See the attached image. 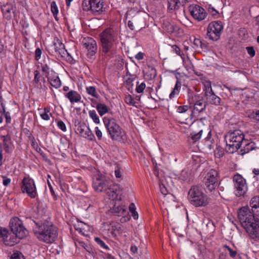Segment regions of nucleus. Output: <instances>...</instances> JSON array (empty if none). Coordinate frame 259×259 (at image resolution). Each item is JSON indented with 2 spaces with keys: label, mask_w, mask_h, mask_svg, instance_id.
Masks as SVG:
<instances>
[{
  "label": "nucleus",
  "mask_w": 259,
  "mask_h": 259,
  "mask_svg": "<svg viewBox=\"0 0 259 259\" xmlns=\"http://www.w3.org/2000/svg\"><path fill=\"white\" fill-rule=\"evenodd\" d=\"M86 91L87 93L96 98H98L99 97V95L97 92V90L95 87L94 86H90V87H86Z\"/></svg>",
  "instance_id": "obj_37"
},
{
  "label": "nucleus",
  "mask_w": 259,
  "mask_h": 259,
  "mask_svg": "<svg viewBox=\"0 0 259 259\" xmlns=\"http://www.w3.org/2000/svg\"><path fill=\"white\" fill-rule=\"evenodd\" d=\"M109 198L112 200H120V191L119 186L112 182V184L106 191Z\"/></svg>",
  "instance_id": "obj_18"
},
{
  "label": "nucleus",
  "mask_w": 259,
  "mask_h": 259,
  "mask_svg": "<svg viewBox=\"0 0 259 259\" xmlns=\"http://www.w3.org/2000/svg\"><path fill=\"white\" fill-rule=\"evenodd\" d=\"M102 51L105 57L111 59L115 53L114 46L118 41V33L113 28L105 29L99 34Z\"/></svg>",
  "instance_id": "obj_2"
},
{
  "label": "nucleus",
  "mask_w": 259,
  "mask_h": 259,
  "mask_svg": "<svg viewBox=\"0 0 259 259\" xmlns=\"http://www.w3.org/2000/svg\"><path fill=\"white\" fill-rule=\"evenodd\" d=\"M74 228L78 232V233H79L80 234L83 235V236H85V234L83 231V230L84 229L82 227H80L79 225H74Z\"/></svg>",
  "instance_id": "obj_63"
},
{
  "label": "nucleus",
  "mask_w": 259,
  "mask_h": 259,
  "mask_svg": "<svg viewBox=\"0 0 259 259\" xmlns=\"http://www.w3.org/2000/svg\"><path fill=\"white\" fill-rule=\"evenodd\" d=\"M157 75V71L154 67H148V70L145 74L146 77L148 79H154Z\"/></svg>",
  "instance_id": "obj_34"
},
{
  "label": "nucleus",
  "mask_w": 259,
  "mask_h": 259,
  "mask_svg": "<svg viewBox=\"0 0 259 259\" xmlns=\"http://www.w3.org/2000/svg\"><path fill=\"white\" fill-rule=\"evenodd\" d=\"M162 28L163 30L169 34L178 36L183 33V30L177 25L171 24L168 21H163Z\"/></svg>",
  "instance_id": "obj_17"
},
{
  "label": "nucleus",
  "mask_w": 259,
  "mask_h": 259,
  "mask_svg": "<svg viewBox=\"0 0 259 259\" xmlns=\"http://www.w3.org/2000/svg\"><path fill=\"white\" fill-rule=\"evenodd\" d=\"M96 107L100 116H103L108 112V107L104 104H97Z\"/></svg>",
  "instance_id": "obj_33"
},
{
  "label": "nucleus",
  "mask_w": 259,
  "mask_h": 259,
  "mask_svg": "<svg viewBox=\"0 0 259 259\" xmlns=\"http://www.w3.org/2000/svg\"><path fill=\"white\" fill-rule=\"evenodd\" d=\"M224 138L226 151L229 153H233L242 147L244 135L240 130L231 131L226 134Z\"/></svg>",
  "instance_id": "obj_4"
},
{
  "label": "nucleus",
  "mask_w": 259,
  "mask_h": 259,
  "mask_svg": "<svg viewBox=\"0 0 259 259\" xmlns=\"http://www.w3.org/2000/svg\"><path fill=\"white\" fill-rule=\"evenodd\" d=\"M242 148H241L240 151V154L242 155H243L256 148L255 144L254 142H249L247 140L245 139L242 142Z\"/></svg>",
  "instance_id": "obj_22"
},
{
  "label": "nucleus",
  "mask_w": 259,
  "mask_h": 259,
  "mask_svg": "<svg viewBox=\"0 0 259 259\" xmlns=\"http://www.w3.org/2000/svg\"><path fill=\"white\" fill-rule=\"evenodd\" d=\"M48 187L49 188L50 192H51L52 196L53 197L54 199L57 200V195H56V194L55 193V191L53 188V187H52L51 184L50 183V182L49 181H48Z\"/></svg>",
  "instance_id": "obj_58"
},
{
  "label": "nucleus",
  "mask_w": 259,
  "mask_h": 259,
  "mask_svg": "<svg viewBox=\"0 0 259 259\" xmlns=\"http://www.w3.org/2000/svg\"><path fill=\"white\" fill-rule=\"evenodd\" d=\"M245 230L251 238L259 240V220L257 219Z\"/></svg>",
  "instance_id": "obj_19"
},
{
  "label": "nucleus",
  "mask_w": 259,
  "mask_h": 259,
  "mask_svg": "<svg viewBox=\"0 0 259 259\" xmlns=\"http://www.w3.org/2000/svg\"><path fill=\"white\" fill-rule=\"evenodd\" d=\"M41 71L45 74L47 78L55 73L47 64H41Z\"/></svg>",
  "instance_id": "obj_36"
},
{
  "label": "nucleus",
  "mask_w": 259,
  "mask_h": 259,
  "mask_svg": "<svg viewBox=\"0 0 259 259\" xmlns=\"http://www.w3.org/2000/svg\"><path fill=\"white\" fill-rule=\"evenodd\" d=\"M124 101L129 105L136 106V102L133 100V97L130 95H127L125 97Z\"/></svg>",
  "instance_id": "obj_43"
},
{
  "label": "nucleus",
  "mask_w": 259,
  "mask_h": 259,
  "mask_svg": "<svg viewBox=\"0 0 259 259\" xmlns=\"http://www.w3.org/2000/svg\"><path fill=\"white\" fill-rule=\"evenodd\" d=\"M190 109V107L188 105L180 106L177 107V111L180 113H184Z\"/></svg>",
  "instance_id": "obj_48"
},
{
  "label": "nucleus",
  "mask_w": 259,
  "mask_h": 259,
  "mask_svg": "<svg viewBox=\"0 0 259 259\" xmlns=\"http://www.w3.org/2000/svg\"><path fill=\"white\" fill-rule=\"evenodd\" d=\"M9 232L7 229L0 227V238H3L5 244L12 246L13 244L8 242Z\"/></svg>",
  "instance_id": "obj_32"
},
{
  "label": "nucleus",
  "mask_w": 259,
  "mask_h": 259,
  "mask_svg": "<svg viewBox=\"0 0 259 259\" xmlns=\"http://www.w3.org/2000/svg\"><path fill=\"white\" fill-rule=\"evenodd\" d=\"M219 181V173L214 169H210L203 179L204 185L207 190L210 192L214 190L218 186Z\"/></svg>",
  "instance_id": "obj_11"
},
{
  "label": "nucleus",
  "mask_w": 259,
  "mask_h": 259,
  "mask_svg": "<svg viewBox=\"0 0 259 259\" xmlns=\"http://www.w3.org/2000/svg\"><path fill=\"white\" fill-rule=\"evenodd\" d=\"M82 9L90 11L95 16H99L106 11L104 0H83L82 3Z\"/></svg>",
  "instance_id": "obj_6"
},
{
  "label": "nucleus",
  "mask_w": 259,
  "mask_h": 259,
  "mask_svg": "<svg viewBox=\"0 0 259 259\" xmlns=\"http://www.w3.org/2000/svg\"><path fill=\"white\" fill-rule=\"evenodd\" d=\"M223 248L225 249L226 254H229L232 258L234 259L240 258V255L238 254L237 248L235 246H232L230 247L228 245H225Z\"/></svg>",
  "instance_id": "obj_26"
},
{
  "label": "nucleus",
  "mask_w": 259,
  "mask_h": 259,
  "mask_svg": "<svg viewBox=\"0 0 259 259\" xmlns=\"http://www.w3.org/2000/svg\"><path fill=\"white\" fill-rule=\"evenodd\" d=\"M51 9L55 19L58 21L59 20V18L57 17V15L58 14L59 11L55 2L53 1L51 3Z\"/></svg>",
  "instance_id": "obj_38"
},
{
  "label": "nucleus",
  "mask_w": 259,
  "mask_h": 259,
  "mask_svg": "<svg viewBox=\"0 0 259 259\" xmlns=\"http://www.w3.org/2000/svg\"><path fill=\"white\" fill-rule=\"evenodd\" d=\"M30 225L34 236L39 241L51 244L54 242L57 238L58 229L47 218L32 220Z\"/></svg>",
  "instance_id": "obj_1"
},
{
  "label": "nucleus",
  "mask_w": 259,
  "mask_h": 259,
  "mask_svg": "<svg viewBox=\"0 0 259 259\" xmlns=\"http://www.w3.org/2000/svg\"><path fill=\"white\" fill-rule=\"evenodd\" d=\"M202 129L199 130V131L197 132L193 131L192 133H190V135L188 137V141L191 143H195L200 139L202 136Z\"/></svg>",
  "instance_id": "obj_30"
},
{
  "label": "nucleus",
  "mask_w": 259,
  "mask_h": 259,
  "mask_svg": "<svg viewBox=\"0 0 259 259\" xmlns=\"http://www.w3.org/2000/svg\"><path fill=\"white\" fill-rule=\"evenodd\" d=\"M10 227L11 231L17 238L22 239L26 236L27 230L24 226L22 221L18 218L15 217L11 220Z\"/></svg>",
  "instance_id": "obj_10"
},
{
  "label": "nucleus",
  "mask_w": 259,
  "mask_h": 259,
  "mask_svg": "<svg viewBox=\"0 0 259 259\" xmlns=\"http://www.w3.org/2000/svg\"><path fill=\"white\" fill-rule=\"evenodd\" d=\"M65 97L67 98L71 103L79 102L81 100L80 94L76 91L71 90L65 94Z\"/></svg>",
  "instance_id": "obj_24"
},
{
  "label": "nucleus",
  "mask_w": 259,
  "mask_h": 259,
  "mask_svg": "<svg viewBox=\"0 0 259 259\" xmlns=\"http://www.w3.org/2000/svg\"><path fill=\"white\" fill-rule=\"evenodd\" d=\"M132 206H133L134 207H135V205L134 203L131 204V205L129 207L130 210L132 213V215L133 218L135 220H137L138 219V212L135 209H134V210L132 209Z\"/></svg>",
  "instance_id": "obj_55"
},
{
  "label": "nucleus",
  "mask_w": 259,
  "mask_h": 259,
  "mask_svg": "<svg viewBox=\"0 0 259 259\" xmlns=\"http://www.w3.org/2000/svg\"><path fill=\"white\" fill-rule=\"evenodd\" d=\"M178 179L182 182L188 181L190 179V175L185 170H183L179 176Z\"/></svg>",
  "instance_id": "obj_39"
},
{
  "label": "nucleus",
  "mask_w": 259,
  "mask_h": 259,
  "mask_svg": "<svg viewBox=\"0 0 259 259\" xmlns=\"http://www.w3.org/2000/svg\"><path fill=\"white\" fill-rule=\"evenodd\" d=\"M54 49L56 53L63 57L66 53H67V50L65 48L64 45L58 40L56 42V39L55 40L53 44Z\"/></svg>",
  "instance_id": "obj_25"
},
{
  "label": "nucleus",
  "mask_w": 259,
  "mask_h": 259,
  "mask_svg": "<svg viewBox=\"0 0 259 259\" xmlns=\"http://www.w3.org/2000/svg\"><path fill=\"white\" fill-rule=\"evenodd\" d=\"M95 241L101 247H102L104 249H106L107 250L109 249V248L108 247V246L107 245H106L105 242L103 240H102L100 238L96 237L95 238Z\"/></svg>",
  "instance_id": "obj_46"
},
{
  "label": "nucleus",
  "mask_w": 259,
  "mask_h": 259,
  "mask_svg": "<svg viewBox=\"0 0 259 259\" xmlns=\"http://www.w3.org/2000/svg\"><path fill=\"white\" fill-rule=\"evenodd\" d=\"M145 88L146 84L144 82H142L141 83L139 84V82H137L136 91L138 93H141L143 92Z\"/></svg>",
  "instance_id": "obj_47"
},
{
  "label": "nucleus",
  "mask_w": 259,
  "mask_h": 259,
  "mask_svg": "<svg viewBox=\"0 0 259 259\" xmlns=\"http://www.w3.org/2000/svg\"><path fill=\"white\" fill-rule=\"evenodd\" d=\"M81 44L88 51V57L94 56L97 52L98 47L96 41L92 37H84L82 40Z\"/></svg>",
  "instance_id": "obj_16"
},
{
  "label": "nucleus",
  "mask_w": 259,
  "mask_h": 259,
  "mask_svg": "<svg viewBox=\"0 0 259 259\" xmlns=\"http://www.w3.org/2000/svg\"><path fill=\"white\" fill-rule=\"evenodd\" d=\"M103 122L112 140L120 141L124 139L125 133L114 119L105 117Z\"/></svg>",
  "instance_id": "obj_5"
},
{
  "label": "nucleus",
  "mask_w": 259,
  "mask_h": 259,
  "mask_svg": "<svg viewBox=\"0 0 259 259\" xmlns=\"http://www.w3.org/2000/svg\"><path fill=\"white\" fill-rule=\"evenodd\" d=\"M210 132H209L208 134V136L205 138L204 141V146L205 148L208 149L209 150H211L212 148V142L211 140V138L209 137V135H210Z\"/></svg>",
  "instance_id": "obj_42"
},
{
  "label": "nucleus",
  "mask_w": 259,
  "mask_h": 259,
  "mask_svg": "<svg viewBox=\"0 0 259 259\" xmlns=\"http://www.w3.org/2000/svg\"><path fill=\"white\" fill-rule=\"evenodd\" d=\"M21 191L26 193L27 196L32 199L37 196L36 187L34 180L30 177H25L22 181Z\"/></svg>",
  "instance_id": "obj_13"
},
{
  "label": "nucleus",
  "mask_w": 259,
  "mask_h": 259,
  "mask_svg": "<svg viewBox=\"0 0 259 259\" xmlns=\"http://www.w3.org/2000/svg\"><path fill=\"white\" fill-rule=\"evenodd\" d=\"M57 126L58 128L62 130V131L65 132L66 131V125L63 121H58L57 122Z\"/></svg>",
  "instance_id": "obj_57"
},
{
  "label": "nucleus",
  "mask_w": 259,
  "mask_h": 259,
  "mask_svg": "<svg viewBox=\"0 0 259 259\" xmlns=\"http://www.w3.org/2000/svg\"><path fill=\"white\" fill-rule=\"evenodd\" d=\"M112 181L106 176L98 175L93 178L92 187L97 192H106L112 184Z\"/></svg>",
  "instance_id": "obj_8"
},
{
  "label": "nucleus",
  "mask_w": 259,
  "mask_h": 259,
  "mask_svg": "<svg viewBox=\"0 0 259 259\" xmlns=\"http://www.w3.org/2000/svg\"><path fill=\"white\" fill-rule=\"evenodd\" d=\"M50 109L48 108H44V112L40 114V116L42 119L45 120H48L50 119V115L48 113L50 112Z\"/></svg>",
  "instance_id": "obj_44"
},
{
  "label": "nucleus",
  "mask_w": 259,
  "mask_h": 259,
  "mask_svg": "<svg viewBox=\"0 0 259 259\" xmlns=\"http://www.w3.org/2000/svg\"><path fill=\"white\" fill-rule=\"evenodd\" d=\"M246 50L250 57H253L255 55V51L253 47H247Z\"/></svg>",
  "instance_id": "obj_56"
},
{
  "label": "nucleus",
  "mask_w": 259,
  "mask_h": 259,
  "mask_svg": "<svg viewBox=\"0 0 259 259\" xmlns=\"http://www.w3.org/2000/svg\"><path fill=\"white\" fill-rule=\"evenodd\" d=\"M2 11L4 17L7 20L12 18V14H15L16 7L11 3H7L2 6Z\"/></svg>",
  "instance_id": "obj_21"
},
{
  "label": "nucleus",
  "mask_w": 259,
  "mask_h": 259,
  "mask_svg": "<svg viewBox=\"0 0 259 259\" xmlns=\"http://www.w3.org/2000/svg\"><path fill=\"white\" fill-rule=\"evenodd\" d=\"M34 81L35 83L38 84L41 78H42V76L38 70L34 71Z\"/></svg>",
  "instance_id": "obj_52"
},
{
  "label": "nucleus",
  "mask_w": 259,
  "mask_h": 259,
  "mask_svg": "<svg viewBox=\"0 0 259 259\" xmlns=\"http://www.w3.org/2000/svg\"><path fill=\"white\" fill-rule=\"evenodd\" d=\"M201 46H200L199 48H201L204 52H207L209 50L208 44L205 40H201Z\"/></svg>",
  "instance_id": "obj_54"
},
{
  "label": "nucleus",
  "mask_w": 259,
  "mask_h": 259,
  "mask_svg": "<svg viewBox=\"0 0 259 259\" xmlns=\"http://www.w3.org/2000/svg\"><path fill=\"white\" fill-rule=\"evenodd\" d=\"M75 132L81 137L93 141L96 138L90 127L85 123H78L75 125Z\"/></svg>",
  "instance_id": "obj_14"
},
{
  "label": "nucleus",
  "mask_w": 259,
  "mask_h": 259,
  "mask_svg": "<svg viewBox=\"0 0 259 259\" xmlns=\"http://www.w3.org/2000/svg\"><path fill=\"white\" fill-rule=\"evenodd\" d=\"M237 213L238 219L245 229L257 220L254 217L255 214L250 211L248 206L242 207L238 209Z\"/></svg>",
  "instance_id": "obj_7"
},
{
  "label": "nucleus",
  "mask_w": 259,
  "mask_h": 259,
  "mask_svg": "<svg viewBox=\"0 0 259 259\" xmlns=\"http://www.w3.org/2000/svg\"><path fill=\"white\" fill-rule=\"evenodd\" d=\"M47 78L48 81L52 87L55 88L56 89H58L61 87V80L58 76L56 75L55 73L47 77Z\"/></svg>",
  "instance_id": "obj_29"
},
{
  "label": "nucleus",
  "mask_w": 259,
  "mask_h": 259,
  "mask_svg": "<svg viewBox=\"0 0 259 259\" xmlns=\"http://www.w3.org/2000/svg\"><path fill=\"white\" fill-rule=\"evenodd\" d=\"M203 91L204 92V96H206V94H208L210 93L213 92L211 88L210 81H208L205 82Z\"/></svg>",
  "instance_id": "obj_41"
},
{
  "label": "nucleus",
  "mask_w": 259,
  "mask_h": 259,
  "mask_svg": "<svg viewBox=\"0 0 259 259\" xmlns=\"http://www.w3.org/2000/svg\"><path fill=\"white\" fill-rule=\"evenodd\" d=\"M187 198L189 203L196 207H205L209 203L208 196L204 193L202 188L198 185L191 187Z\"/></svg>",
  "instance_id": "obj_3"
},
{
  "label": "nucleus",
  "mask_w": 259,
  "mask_h": 259,
  "mask_svg": "<svg viewBox=\"0 0 259 259\" xmlns=\"http://www.w3.org/2000/svg\"><path fill=\"white\" fill-rule=\"evenodd\" d=\"M233 181L235 195L238 197L244 196L247 191L246 180L237 173L234 175Z\"/></svg>",
  "instance_id": "obj_12"
},
{
  "label": "nucleus",
  "mask_w": 259,
  "mask_h": 259,
  "mask_svg": "<svg viewBox=\"0 0 259 259\" xmlns=\"http://www.w3.org/2000/svg\"><path fill=\"white\" fill-rule=\"evenodd\" d=\"M113 212L118 216H121L125 215L127 212V210L125 206H114L112 209Z\"/></svg>",
  "instance_id": "obj_31"
},
{
  "label": "nucleus",
  "mask_w": 259,
  "mask_h": 259,
  "mask_svg": "<svg viewBox=\"0 0 259 259\" xmlns=\"http://www.w3.org/2000/svg\"><path fill=\"white\" fill-rule=\"evenodd\" d=\"M160 191L162 194L166 195L167 194V190L165 187L162 184H159Z\"/></svg>",
  "instance_id": "obj_64"
},
{
  "label": "nucleus",
  "mask_w": 259,
  "mask_h": 259,
  "mask_svg": "<svg viewBox=\"0 0 259 259\" xmlns=\"http://www.w3.org/2000/svg\"><path fill=\"white\" fill-rule=\"evenodd\" d=\"M223 29V26L221 21H212L207 26L206 35L210 40L217 41L220 39Z\"/></svg>",
  "instance_id": "obj_9"
},
{
  "label": "nucleus",
  "mask_w": 259,
  "mask_h": 259,
  "mask_svg": "<svg viewBox=\"0 0 259 259\" xmlns=\"http://www.w3.org/2000/svg\"><path fill=\"white\" fill-rule=\"evenodd\" d=\"M205 97L206 98V104H209L215 106L221 105V98L215 95L213 92H212L208 94H206Z\"/></svg>",
  "instance_id": "obj_23"
},
{
  "label": "nucleus",
  "mask_w": 259,
  "mask_h": 259,
  "mask_svg": "<svg viewBox=\"0 0 259 259\" xmlns=\"http://www.w3.org/2000/svg\"><path fill=\"white\" fill-rule=\"evenodd\" d=\"M41 55V50L40 48H37L35 51V59L38 60L40 58Z\"/></svg>",
  "instance_id": "obj_61"
},
{
  "label": "nucleus",
  "mask_w": 259,
  "mask_h": 259,
  "mask_svg": "<svg viewBox=\"0 0 259 259\" xmlns=\"http://www.w3.org/2000/svg\"><path fill=\"white\" fill-rule=\"evenodd\" d=\"M171 48L172 52L175 53L177 55L181 56V57H182V56L184 55L182 51L178 46L172 45L171 46Z\"/></svg>",
  "instance_id": "obj_51"
},
{
  "label": "nucleus",
  "mask_w": 259,
  "mask_h": 259,
  "mask_svg": "<svg viewBox=\"0 0 259 259\" xmlns=\"http://www.w3.org/2000/svg\"><path fill=\"white\" fill-rule=\"evenodd\" d=\"M183 62L185 68L189 73H195L196 74H197V73H196L195 72L194 66L189 59L184 61Z\"/></svg>",
  "instance_id": "obj_35"
},
{
  "label": "nucleus",
  "mask_w": 259,
  "mask_h": 259,
  "mask_svg": "<svg viewBox=\"0 0 259 259\" xmlns=\"http://www.w3.org/2000/svg\"><path fill=\"white\" fill-rule=\"evenodd\" d=\"M138 15H136V16H134L132 18V20H129L128 21L127 26H128V28L131 30H134L135 29V27H134L133 23L134 22H135V23L137 22V21L138 20Z\"/></svg>",
  "instance_id": "obj_45"
},
{
  "label": "nucleus",
  "mask_w": 259,
  "mask_h": 259,
  "mask_svg": "<svg viewBox=\"0 0 259 259\" xmlns=\"http://www.w3.org/2000/svg\"><path fill=\"white\" fill-rule=\"evenodd\" d=\"M38 153L40 154V155L41 156L44 160H45L46 161H49V159L48 158V157L47 155L45 153V152L41 149L40 148H39L37 150H36Z\"/></svg>",
  "instance_id": "obj_60"
},
{
  "label": "nucleus",
  "mask_w": 259,
  "mask_h": 259,
  "mask_svg": "<svg viewBox=\"0 0 259 259\" xmlns=\"http://www.w3.org/2000/svg\"><path fill=\"white\" fill-rule=\"evenodd\" d=\"M250 206L253 213L256 216L259 217V196H256L251 198L250 201Z\"/></svg>",
  "instance_id": "obj_27"
},
{
  "label": "nucleus",
  "mask_w": 259,
  "mask_h": 259,
  "mask_svg": "<svg viewBox=\"0 0 259 259\" xmlns=\"http://www.w3.org/2000/svg\"><path fill=\"white\" fill-rule=\"evenodd\" d=\"M3 179V184L7 187L10 184L11 182V179L6 177V176H2Z\"/></svg>",
  "instance_id": "obj_59"
},
{
  "label": "nucleus",
  "mask_w": 259,
  "mask_h": 259,
  "mask_svg": "<svg viewBox=\"0 0 259 259\" xmlns=\"http://www.w3.org/2000/svg\"><path fill=\"white\" fill-rule=\"evenodd\" d=\"M90 117L93 120L94 122L97 124L100 123V119L95 110H90L89 111Z\"/></svg>",
  "instance_id": "obj_40"
},
{
  "label": "nucleus",
  "mask_w": 259,
  "mask_h": 259,
  "mask_svg": "<svg viewBox=\"0 0 259 259\" xmlns=\"http://www.w3.org/2000/svg\"><path fill=\"white\" fill-rule=\"evenodd\" d=\"M208 12L212 16H216L219 14V12L213 7L209 6L208 8Z\"/></svg>",
  "instance_id": "obj_62"
},
{
  "label": "nucleus",
  "mask_w": 259,
  "mask_h": 259,
  "mask_svg": "<svg viewBox=\"0 0 259 259\" xmlns=\"http://www.w3.org/2000/svg\"><path fill=\"white\" fill-rule=\"evenodd\" d=\"M188 10L191 16L198 21L204 20L207 16L206 11L198 5L192 4L190 5Z\"/></svg>",
  "instance_id": "obj_15"
},
{
  "label": "nucleus",
  "mask_w": 259,
  "mask_h": 259,
  "mask_svg": "<svg viewBox=\"0 0 259 259\" xmlns=\"http://www.w3.org/2000/svg\"><path fill=\"white\" fill-rule=\"evenodd\" d=\"M201 41V40H200L199 38H197L195 37L193 38L192 47L193 48V49L194 50H197L199 48L200 46H201V44H200Z\"/></svg>",
  "instance_id": "obj_50"
},
{
  "label": "nucleus",
  "mask_w": 259,
  "mask_h": 259,
  "mask_svg": "<svg viewBox=\"0 0 259 259\" xmlns=\"http://www.w3.org/2000/svg\"><path fill=\"white\" fill-rule=\"evenodd\" d=\"M167 9L168 11H178L183 7L188 0H167Z\"/></svg>",
  "instance_id": "obj_20"
},
{
  "label": "nucleus",
  "mask_w": 259,
  "mask_h": 259,
  "mask_svg": "<svg viewBox=\"0 0 259 259\" xmlns=\"http://www.w3.org/2000/svg\"><path fill=\"white\" fill-rule=\"evenodd\" d=\"M10 259H25L23 254L18 251L14 252L11 257Z\"/></svg>",
  "instance_id": "obj_53"
},
{
  "label": "nucleus",
  "mask_w": 259,
  "mask_h": 259,
  "mask_svg": "<svg viewBox=\"0 0 259 259\" xmlns=\"http://www.w3.org/2000/svg\"><path fill=\"white\" fill-rule=\"evenodd\" d=\"M1 139L3 141V144L4 145H5L6 144H11V136L7 134L6 136H1Z\"/></svg>",
  "instance_id": "obj_49"
},
{
  "label": "nucleus",
  "mask_w": 259,
  "mask_h": 259,
  "mask_svg": "<svg viewBox=\"0 0 259 259\" xmlns=\"http://www.w3.org/2000/svg\"><path fill=\"white\" fill-rule=\"evenodd\" d=\"M206 105V103L202 100L197 101L193 106L194 111H191V114L195 113L196 112L197 113L202 112L205 109Z\"/></svg>",
  "instance_id": "obj_28"
}]
</instances>
